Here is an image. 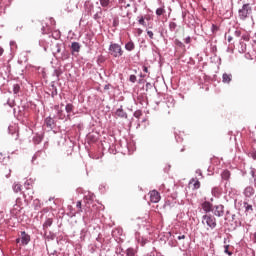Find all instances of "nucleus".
Segmentation results:
<instances>
[{"mask_svg":"<svg viewBox=\"0 0 256 256\" xmlns=\"http://www.w3.org/2000/svg\"><path fill=\"white\" fill-rule=\"evenodd\" d=\"M146 243H147V239H143V238H142V240H141V245H142V247H144V246L146 245Z\"/></svg>","mask_w":256,"mask_h":256,"instance_id":"nucleus-51","label":"nucleus"},{"mask_svg":"<svg viewBox=\"0 0 256 256\" xmlns=\"http://www.w3.org/2000/svg\"><path fill=\"white\" fill-rule=\"evenodd\" d=\"M253 241L256 243V232L253 234Z\"/></svg>","mask_w":256,"mask_h":256,"instance_id":"nucleus-64","label":"nucleus"},{"mask_svg":"<svg viewBox=\"0 0 256 256\" xmlns=\"http://www.w3.org/2000/svg\"><path fill=\"white\" fill-rule=\"evenodd\" d=\"M165 5H162L160 8L156 9V15L157 17H161V15H165Z\"/></svg>","mask_w":256,"mask_h":256,"instance_id":"nucleus-24","label":"nucleus"},{"mask_svg":"<svg viewBox=\"0 0 256 256\" xmlns=\"http://www.w3.org/2000/svg\"><path fill=\"white\" fill-rule=\"evenodd\" d=\"M50 256H57V251L50 253Z\"/></svg>","mask_w":256,"mask_h":256,"instance_id":"nucleus-63","label":"nucleus"},{"mask_svg":"<svg viewBox=\"0 0 256 256\" xmlns=\"http://www.w3.org/2000/svg\"><path fill=\"white\" fill-rule=\"evenodd\" d=\"M42 141H43V137H41V136H36V137H34V143L39 144V143H41Z\"/></svg>","mask_w":256,"mask_h":256,"instance_id":"nucleus-36","label":"nucleus"},{"mask_svg":"<svg viewBox=\"0 0 256 256\" xmlns=\"http://www.w3.org/2000/svg\"><path fill=\"white\" fill-rule=\"evenodd\" d=\"M199 187H201V182H199V180H197V181L194 183V189H199Z\"/></svg>","mask_w":256,"mask_h":256,"instance_id":"nucleus-46","label":"nucleus"},{"mask_svg":"<svg viewBox=\"0 0 256 256\" xmlns=\"http://www.w3.org/2000/svg\"><path fill=\"white\" fill-rule=\"evenodd\" d=\"M169 30L172 31V32L177 31V23L169 22Z\"/></svg>","mask_w":256,"mask_h":256,"instance_id":"nucleus-30","label":"nucleus"},{"mask_svg":"<svg viewBox=\"0 0 256 256\" xmlns=\"http://www.w3.org/2000/svg\"><path fill=\"white\" fill-rule=\"evenodd\" d=\"M8 133H10V135H15V139H19V132H17V127L9 126Z\"/></svg>","mask_w":256,"mask_h":256,"instance_id":"nucleus-20","label":"nucleus"},{"mask_svg":"<svg viewBox=\"0 0 256 256\" xmlns=\"http://www.w3.org/2000/svg\"><path fill=\"white\" fill-rule=\"evenodd\" d=\"M146 256H155V252H150V253L146 254Z\"/></svg>","mask_w":256,"mask_h":256,"instance_id":"nucleus-62","label":"nucleus"},{"mask_svg":"<svg viewBox=\"0 0 256 256\" xmlns=\"http://www.w3.org/2000/svg\"><path fill=\"white\" fill-rule=\"evenodd\" d=\"M137 33H138V35H143V29L138 28V29H137Z\"/></svg>","mask_w":256,"mask_h":256,"instance_id":"nucleus-54","label":"nucleus"},{"mask_svg":"<svg viewBox=\"0 0 256 256\" xmlns=\"http://www.w3.org/2000/svg\"><path fill=\"white\" fill-rule=\"evenodd\" d=\"M13 191L14 193H19V191H21V184H14Z\"/></svg>","mask_w":256,"mask_h":256,"instance_id":"nucleus-33","label":"nucleus"},{"mask_svg":"<svg viewBox=\"0 0 256 256\" xmlns=\"http://www.w3.org/2000/svg\"><path fill=\"white\" fill-rule=\"evenodd\" d=\"M211 31H212V33H217V31H219V27L215 24H212Z\"/></svg>","mask_w":256,"mask_h":256,"instance_id":"nucleus-37","label":"nucleus"},{"mask_svg":"<svg viewBox=\"0 0 256 256\" xmlns=\"http://www.w3.org/2000/svg\"><path fill=\"white\" fill-rule=\"evenodd\" d=\"M84 7H85V11L88 15H93V9H94L93 3L85 2Z\"/></svg>","mask_w":256,"mask_h":256,"instance_id":"nucleus-15","label":"nucleus"},{"mask_svg":"<svg viewBox=\"0 0 256 256\" xmlns=\"http://www.w3.org/2000/svg\"><path fill=\"white\" fill-rule=\"evenodd\" d=\"M129 81L131 82V83H136L137 82V76H135V75H130V77H129Z\"/></svg>","mask_w":256,"mask_h":256,"instance_id":"nucleus-38","label":"nucleus"},{"mask_svg":"<svg viewBox=\"0 0 256 256\" xmlns=\"http://www.w3.org/2000/svg\"><path fill=\"white\" fill-rule=\"evenodd\" d=\"M70 49L72 55H75V53H79V51H81V44H79V42H72Z\"/></svg>","mask_w":256,"mask_h":256,"instance_id":"nucleus-12","label":"nucleus"},{"mask_svg":"<svg viewBox=\"0 0 256 256\" xmlns=\"http://www.w3.org/2000/svg\"><path fill=\"white\" fill-rule=\"evenodd\" d=\"M98 9L99 11L94 14L93 19L94 21H97V23H101V17H103V10H101V7H99Z\"/></svg>","mask_w":256,"mask_h":256,"instance_id":"nucleus-17","label":"nucleus"},{"mask_svg":"<svg viewBox=\"0 0 256 256\" xmlns=\"http://www.w3.org/2000/svg\"><path fill=\"white\" fill-rule=\"evenodd\" d=\"M113 25H114V27H117L119 25V21L118 20H114L113 21Z\"/></svg>","mask_w":256,"mask_h":256,"instance_id":"nucleus-61","label":"nucleus"},{"mask_svg":"<svg viewBox=\"0 0 256 256\" xmlns=\"http://www.w3.org/2000/svg\"><path fill=\"white\" fill-rule=\"evenodd\" d=\"M228 43H231V41H233V36L229 35L227 38Z\"/></svg>","mask_w":256,"mask_h":256,"instance_id":"nucleus-56","label":"nucleus"},{"mask_svg":"<svg viewBox=\"0 0 256 256\" xmlns=\"http://www.w3.org/2000/svg\"><path fill=\"white\" fill-rule=\"evenodd\" d=\"M42 35H46V33H49V28H46L45 26H42Z\"/></svg>","mask_w":256,"mask_h":256,"instance_id":"nucleus-42","label":"nucleus"},{"mask_svg":"<svg viewBox=\"0 0 256 256\" xmlns=\"http://www.w3.org/2000/svg\"><path fill=\"white\" fill-rule=\"evenodd\" d=\"M147 35L150 39H153V37H154L153 31H151V30H147Z\"/></svg>","mask_w":256,"mask_h":256,"instance_id":"nucleus-47","label":"nucleus"},{"mask_svg":"<svg viewBox=\"0 0 256 256\" xmlns=\"http://www.w3.org/2000/svg\"><path fill=\"white\" fill-rule=\"evenodd\" d=\"M202 225H207L209 229H215L217 227V218L211 214H205L202 216Z\"/></svg>","mask_w":256,"mask_h":256,"instance_id":"nucleus-2","label":"nucleus"},{"mask_svg":"<svg viewBox=\"0 0 256 256\" xmlns=\"http://www.w3.org/2000/svg\"><path fill=\"white\" fill-rule=\"evenodd\" d=\"M116 117H120V119H127V112L123 110V106H120L115 112Z\"/></svg>","mask_w":256,"mask_h":256,"instance_id":"nucleus-13","label":"nucleus"},{"mask_svg":"<svg viewBox=\"0 0 256 256\" xmlns=\"http://www.w3.org/2000/svg\"><path fill=\"white\" fill-rule=\"evenodd\" d=\"M129 15H131V12H129V10L121 13V17H129Z\"/></svg>","mask_w":256,"mask_h":256,"instance_id":"nucleus-45","label":"nucleus"},{"mask_svg":"<svg viewBox=\"0 0 256 256\" xmlns=\"http://www.w3.org/2000/svg\"><path fill=\"white\" fill-rule=\"evenodd\" d=\"M221 177L225 181H228L229 177H231V172H229L228 170H224L221 174Z\"/></svg>","mask_w":256,"mask_h":256,"instance_id":"nucleus-26","label":"nucleus"},{"mask_svg":"<svg viewBox=\"0 0 256 256\" xmlns=\"http://www.w3.org/2000/svg\"><path fill=\"white\" fill-rule=\"evenodd\" d=\"M108 51L111 57H115V59L123 56V48L118 43L111 42Z\"/></svg>","mask_w":256,"mask_h":256,"instance_id":"nucleus-1","label":"nucleus"},{"mask_svg":"<svg viewBox=\"0 0 256 256\" xmlns=\"http://www.w3.org/2000/svg\"><path fill=\"white\" fill-rule=\"evenodd\" d=\"M250 175L254 179V186L256 187V169L250 168Z\"/></svg>","mask_w":256,"mask_h":256,"instance_id":"nucleus-28","label":"nucleus"},{"mask_svg":"<svg viewBox=\"0 0 256 256\" xmlns=\"http://www.w3.org/2000/svg\"><path fill=\"white\" fill-rule=\"evenodd\" d=\"M238 51L239 53H247V44L243 42V40H240L239 42Z\"/></svg>","mask_w":256,"mask_h":256,"instance_id":"nucleus-18","label":"nucleus"},{"mask_svg":"<svg viewBox=\"0 0 256 256\" xmlns=\"http://www.w3.org/2000/svg\"><path fill=\"white\" fill-rule=\"evenodd\" d=\"M118 7L120 11L129 9V7H131V0H118Z\"/></svg>","mask_w":256,"mask_h":256,"instance_id":"nucleus-8","label":"nucleus"},{"mask_svg":"<svg viewBox=\"0 0 256 256\" xmlns=\"http://www.w3.org/2000/svg\"><path fill=\"white\" fill-rule=\"evenodd\" d=\"M54 109L57 113L58 119H61V120L65 119L66 116H65V113L63 112V108H61V106L55 105Z\"/></svg>","mask_w":256,"mask_h":256,"instance_id":"nucleus-14","label":"nucleus"},{"mask_svg":"<svg viewBox=\"0 0 256 256\" xmlns=\"http://www.w3.org/2000/svg\"><path fill=\"white\" fill-rule=\"evenodd\" d=\"M184 43L189 45V43H191V36L186 37L185 40H184Z\"/></svg>","mask_w":256,"mask_h":256,"instance_id":"nucleus-49","label":"nucleus"},{"mask_svg":"<svg viewBox=\"0 0 256 256\" xmlns=\"http://www.w3.org/2000/svg\"><path fill=\"white\" fill-rule=\"evenodd\" d=\"M144 20L145 21H151V16L150 15H145Z\"/></svg>","mask_w":256,"mask_h":256,"instance_id":"nucleus-52","label":"nucleus"},{"mask_svg":"<svg viewBox=\"0 0 256 256\" xmlns=\"http://www.w3.org/2000/svg\"><path fill=\"white\" fill-rule=\"evenodd\" d=\"M65 111L67 113L66 119H71V114L75 111V106L71 103L66 104Z\"/></svg>","mask_w":256,"mask_h":256,"instance_id":"nucleus-11","label":"nucleus"},{"mask_svg":"<svg viewBox=\"0 0 256 256\" xmlns=\"http://www.w3.org/2000/svg\"><path fill=\"white\" fill-rule=\"evenodd\" d=\"M111 3V0H100V5L101 7H103L104 9L109 7V4Z\"/></svg>","mask_w":256,"mask_h":256,"instance_id":"nucleus-29","label":"nucleus"},{"mask_svg":"<svg viewBox=\"0 0 256 256\" xmlns=\"http://www.w3.org/2000/svg\"><path fill=\"white\" fill-rule=\"evenodd\" d=\"M249 39H250L249 34H243V35L241 36V41H249Z\"/></svg>","mask_w":256,"mask_h":256,"instance_id":"nucleus-39","label":"nucleus"},{"mask_svg":"<svg viewBox=\"0 0 256 256\" xmlns=\"http://www.w3.org/2000/svg\"><path fill=\"white\" fill-rule=\"evenodd\" d=\"M62 61L69 59V52L64 51L61 56Z\"/></svg>","mask_w":256,"mask_h":256,"instance_id":"nucleus-35","label":"nucleus"},{"mask_svg":"<svg viewBox=\"0 0 256 256\" xmlns=\"http://www.w3.org/2000/svg\"><path fill=\"white\" fill-rule=\"evenodd\" d=\"M196 175H199V177H201V179H203V172L201 171V169L196 170Z\"/></svg>","mask_w":256,"mask_h":256,"instance_id":"nucleus-48","label":"nucleus"},{"mask_svg":"<svg viewBox=\"0 0 256 256\" xmlns=\"http://www.w3.org/2000/svg\"><path fill=\"white\" fill-rule=\"evenodd\" d=\"M234 37H241V30L236 29V30L234 31Z\"/></svg>","mask_w":256,"mask_h":256,"instance_id":"nucleus-44","label":"nucleus"},{"mask_svg":"<svg viewBox=\"0 0 256 256\" xmlns=\"http://www.w3.org/2000/svg\"><path fill=\"white\" fill-rule=\"evenodd\" d=\"M253 13V8H251V4H244L241 9L238 10V17L241 21H245L249 15Z\"/></svg>","mask_w":256,"mask_h":256,"instance_id":"nucleus-3","label":"nucleus"},{"mask_svg":"<svg viewBox=\"0 0 256 256\" xmlns=\"http://www.w3.org/2000/svg\"><path fill=\"white\" fill-rule=\"evenodd\" d=\"M224 253H226V255H233V253L229 252V245L224 246Z\"/></svg>","mask_w":256,"mask_h":256,"instance_id":"nucleus-41","label":"nucleus"},{"mask_svg":"<svg viewBox=\"0 0 256 256\" xmlns=\"http://www.w3.org/2000/svg\"><path fill=\"white\" fill-rule=\"evenodd\" d=\"M133 115L136 119H139L143 115V112L141 110H136Z\"/></svg>","mask_w":256,"mask_h":256,"instance_id":"nucleus-34","label":"nucleus"},{"mask_svg":"<svg viewBox=\"0 0 256 256\" xmlns=\"http://www.w3.org/2000/svg\"><path fill=\"white\" fill-rule=\"evenodd\" d=\"M251 157L256 160V151H253V152L251 153Z\"/></svg>","mask_w":256,"mask_h":256,"instance_id":"nucleus-59","label":"nucleus"},{"mask_svg":"<svg viewBox=\"0 0 256 256\" xmlns=\"http://www.w3.org/2000/svg\"><path fill=\"white\" fill-rule=\"evenodd\" d=\"M126 255L127 256H135V255H137V250H135L134 248H128L126 250Z\"/></svg>","mask_w":256,"mask_h":256,"instance_id":"nucleus-27","label":"nucleus"},{"mask_svg":"<svg viewBox=\"0 0 256 256\" xmlns=\"http://www.w3.org/2000/svg\"><path fill=\"white\" fill-rule=\"evenodd\" d=\"M46 238L50 239L51 241H53L55 239V233L49 232V235H47Z\"/></svg>","mask_w":256,"mask_h":256,"instance_id":"nucleus-40","label":"nucleus"},{"mask_svg":"<svg viewBox=\"0 0 256 256\" xmlns=\"http://www.w3.org/2000/svg\"><path fill=\"white\" fill-rule=\"evenodd\" d=\"M211 193H212L213 197L219 198V197H221L222 191H221L220 187H213Z\"/></svg>","mask_w":256,"mask_h":256,"instance_id":"nucleus-21","label":"nucleus"},{"mask_svg":"<svg viewBox=\"0 0 256 256\" xmlns=\"http://www.w3.org/2000/svg\"><path fill=\"white\" fill-rule=\"evenodd\" d=\"M7 105H9V107H14L15 102H11L10 100H8Z\"/></svg>","mask_w":256,"mask_h":256,"instance_id":"nucleus-50","label":"nucleus"},{"mask_svg":"<svg viewBox=\"0 0 256 256\" xmlns=\"http://www.w3.org/2000/svg\"><path fill=\"white\" fill-rule=\"evenodd\" d=\"M212 213L215 217H223L225 215V206L223 204L214 205L212 207Z\"/></svg>","mask_w":256,"mask_h":256,"instance_id":"nucleus-4","label":"nucleus"},{"mask_svg":"<svg viewBox=\"0 0 256 256\" xmlns=\"http://www.w3.org/2000/svg\"><path fill=\"white\" fill-rule=\"evenodd\" d=\"M31 241V236L29 234L25 233V231L21 232V245H29V242Z\"/></svg>","mask_w":256,"mask_h":256,"instance_id":"nucleus-10","label":"nucleus"},{"mask_svg":"<svg viewBox=\"0 0 256 256\" xmlns=\"http://www.w3.org/2000/svg\"><path fill=\"white\" fill-rule=\"evenodd\" d=\"M243 205H244L245 213H249V215H251V213H253V205L247 202H244Z\"/></svg>","mask_w":256,"mask_h":256,"instance_id":"nucleus-23","label":"nucleus"},{"mask_svg":"<svg viewBox=\"0 0 256 256\" xmlns=\"http://www.w3.org/2000/svg\"><path fill=\"white\" fill-rule=\"evenodd\" d=\"M53 225V219L47 218L46 221L43 223V230L45 231V235H47V229L48 227H51Z\"/></svg>","mask_w":256,"mask_h":256,"instance_id":"nucleus-19","label":"nucleus"},{"mask_svg":"<svg viewBox=\"0 0 256 256\" xmlns=\"http://www.w3.org/2000/svg\"><path fill=\"white\" fill-rule=\"evenodd\" d=\"M20 90H21V86H19V84H14L13 85V93H14V95H17V93H19Z\"/></svg>","mask_w":256,"mask_h":256,"instance_id":"nucleus-32","label":"nucleus"},{"mask_svg":"<svg viewBox=\"0 0 256 256\" xmlns=\"http://www.w3.org/2000/svg\"><path fill=\"white\" fill-rule=\"evenodd\" d=\"M59 53H61V44H56V45L54 46V52H53V54H54V55H57V54H59Z\"/></svg>","mask_w":256,"mask_h":256,"instance_id":"nucleus-31","label":"nucleus"},{"mask_svg":"<svg viewBox=\"0 0 256 256\" xmlns=\"http://www.w3.org/2000/svg\"><path fill=\"white\" fill-rule=\"evenodd\" d=\"M243 195L247 198V199H251L253 197V195H255V188H253V186H248L244 189Z\"/></svg>","mask_w":256,"mask_h":256,"instance_id":"nucleus-7","label":"nucleus"},{"mask_svg":"<svg viewBox=\"0 0 256 256\" xmlns=\"http://www.w3.org/2000/svg\"><path fill=\"white\" fill-rule=\"evenodd\" d=\"M181 239H185V235H180V236L177 237L178 241H181Z\"/></svg>","mask_w":256,"mask_h":256,"instance_id":"nucleus-60","label":"nucleus"},{"mask_svg":"<svg viewBox=\"0 0 256 256\" xmlns=\"http://www.w3.org/2000/svg\"><path fill=\"white\" fill-rule=\"evenodd\" d=\"M76 207H77V209H79V210H78L79 213L83 212V209L81 208V201H77Z\"/></svg>","mask_w":256,"mask_h":256,"instance_id":"nucleus-43","label":"nucleus"},{"mask_svg":"<svg viewBox=\"0 0 256 256\" xmlns=\"http://www.w3.org/2000/svg\"><path fill=\"white\" fill-rule=\"evenodd\" d=\"M125 49H126V51H134L135 50V43L133 42V40H130L129 42H127L125 44Z\"/></svg>","mask_w":256,"mask_h":256,"instance_id":"nucleus-22","label":"nucleus"},{"mask_svg":"<svg viewBox=\"0 0 256 256\" xmlns=\"http://www.w3.org/2000/svg\"><path fill=\"white\" fill-rule=\"evenodd\" d=\"M137 21L142 27H147V22H145V18L143 15L137 17Z\"/></svg>","mask_w":256,"mask_h":256,"instance_id":"nucleus-25","label":"nucleus"},{"mask_svg":"<svg viewBox=\"0 0 256 256\" xmlns=\"http://www.w3.org/2000/svg\"><path fill=\"white\" fill-rule=\"evenodd\" d=\"M150 201L151 203H159L161 201V194L156 190L150 191Z\"/></svg>","mask_w":256,"mask_h":256,"instance_id":"nucleus-5","label":"nucleus"},{"mask_svg":"<svg viewBox=\"0 0 256 256\" xmlns=\"http://www.w3.org/2000/svg\"><path fill=\"white\" fill-rule=\"evenodd\" d=\"M10 47H17V44L15 43V41H10Z\"/></svg>","mask_w":256,"mask_h":256,"instance_id":"nucleus-55","label":"nucleus"},{"mask_svg":"<svg viewBox=\"0 0 256 256\" xmlns=\"http://www.w3.org/2000/svg\"><path fill=\"white\" fill-rule=\"evenodd\" d=\"M143 71L144 73H149V68H147V66H143Z\"/></svg>","mask_w":256,"mask_h":256,"instance_id":"nucleus-57","label":"nucleus"},{"mask_svg":"<svg viewBox=\"0 0 256 256\" xmlns=\"http://www.w3.org/2000/svg\"><path fill=\"white\" fill-rule=\"evenodd\" d=\"M24 199L31 200V199H33V196H28L27 197V193H24Z\"/></svg>","mask_w":256,"mask_h":256,"instance_id":"nucleus-53","label":"nucleus"},{"mask_svg":"<svg viewBox=\"0 0 256 256\" xmlns=\"http://www.w3.org/2000/svg\"><path fill=\"white\" fill-rule=\"evenodd\" d=\"M201 207H202L204 213H206V215H207V213H212V211H213V204H211V202H209V201L203 202L201 204Z\"/></svg>","mask_w":256,"mask_h":256,"instance_id":"nucleus-9","label":"nucleus"},{"mask_svg":"<svg viewBox=\"0 0 256 256\" xmlns=\"http://www.w3.org/2000/svg\"><path fill=\"white\" fill-rule=\"evenodd\" d=\"M231 81H233V75L229 73H224L222 75V83L229 84Z\"/></svg>","mask_w":256,"mask_h":256,"instance_id":"nucleus-16","label":"nucleus"},{"mask_svg":"<svg viewBox=\"0 0 256 256\" xmlns=\"http://www.w3.org/2000/svg\"><path fill=\"white\" fill-rule=\"evenodd\" d=\"M252 203H253L254 207H256V195L253 197Z\"/></svg>","mask_w":256,"mask_h":256,"instance_id":"nucleus-58","label":"nucleus"},{"mask_svg":"<svg viewBox=\"0 0 256 256\" xmlns=\"http://www.w3.org/2000/svg\"><path fill=\"white\" fill-rule=\"evenodd\" d=\"M44 125L47 127L48 131H53V129H55V120L51 117H47L44 120Z\"/></svg>","mask_w":256,"mask_h":256,"instance_id":"nucleus-6","label":"nucleus"}]
</instances>
